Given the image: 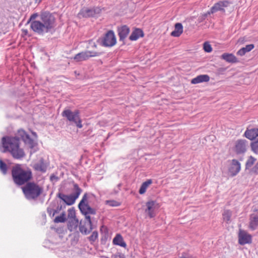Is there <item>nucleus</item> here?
<instances>
[{
  "instance_id": "obj_1",
  "label": "nucleus",
  "mask_w": 258,
  "mask_h": 258,
  "mask_svg": "<svg viewBox=\"0 0 258 258\" xmlns=\"http://www.w3.org/2000/svg\"><path fill=\"white\" fill-rule=\"evenodd\" d=\"M3 152H9L16 159H21L25 156L24 150L20 147V142L17 137H4L2 139Z\"/></svg>"
},
{
  "instance_id": "obj_2",
  "label": "nucleus",
  "mask_w": 258,
  "mask_h": 258,
  "mask_svg": "<svg viewBox=\"0 0 258 258\" xmlns=\"http://www.w3.org/2000/svg\"><path fill=\"white\" fill-rule=\"evenodd\" d=\"M11 174L13 181L17 186H24L33 178L31 169H24L20 164H16L12 167Z\"/></svg>"
},
{
  "instance_id": "obj_3",
  "label": "nucleus",
  "mask_w": 258,
  "mask_h": 258,
  "mask_svg": "<svg viewBox=\"0 0 258 258\" xmlns=\"http://www.w3.org/2000/svg\"><path fill=\"white\" fill-rule=\"evenodd\" d=\"M22 190L25 198L29 200H36L43 191V187L30 181L22 187Z\"/></svg>"
},
{
  "instance_id": "obj_4",
  "label": "nucleus",
  "mask_w": 258,
  "mask_h": 258,
  "mask_svg": "<svg viewBox=\"0 0 258 258\" xmlns=\"http://www.w3.org/2000/svg\"><path fill=\"white\" fill-rule=\"evenodd\" d=\"M42 23L47 28L51 34L54 32L55 27V18L49 11H42L40 15Z\"/></svg>"
},
{
  "instance_id": "obj_5",
  "label": "nucleus",
  "mask_w": 258,
  "mask_h": 258,
  "mask_svg": "<svg viewBox=\"0 0 258 258\" xmlns=\"http://www.w3.org/2000/svg\"><path fill=\"white\" fill-rule=\"evenodd\" d=\"M80 114V111L78 109L72 111L69 109H66L62 112L61 115L67 118L70 122L74 123L78 128H81L83 125Z\"/></svg>"
},
{
  "instance_id": "obj_6",
  "label": "nucleus",
  "mask_w": 258,
  "mask_h": 258,
  "mask_svg": "<svg viewBox=\"0 0 258 258\" xmlns=\"http://www.w3.org/2000/svg\"><path fill=\"white\" fill-rule=\"evenodd\" d=\"M97 42L104 47H112L116 43V38L113 30L108 31L102 37L97 40Z\"/></svg>"
},
{
  "instance_id": "obj_7",
  "label": "nucleus",
  "mask_w": 258,
  "mask_h": 258,
  "mask_svg": "<svg viewBox=\"0 0 258 258\" xmlns=\"http://www.w3.org/2000/svg\"><path fill=\"white\" fill-rule=\"evenodd\" d=\"M87 200L88 194L86 192L78 204L79 209L83 215H95L96 213V210L89 206Z\"/></svg>"
},
{
  "instance_id": "obj_8",
  "label": "nucleus",
  "mask_w": 258,
  "mask_h": 258,
  "mask_svg": "<svg viewBox=\"0 0 258 258\" xmlns=\"http://www.w3.org/2000/svg\"><path fill=\"white\" fill-rule=\"evenodd\" d=\"M101 9L99 7H93L92 8H83L78 14V17L80 19L83 18L98 17L101 12Z\"/></svg>"
},
{
  "instance_id": "obj_9",
  "label": "nucleus",
  "mask_w": 258,
  "mask_h": 258,
  "mask_svg": "<svg viewBox=\"0 0 258 258\" xmlns=\"http://www.w3.org/2000/svg\"><path fill=\"white\" fill-rule=\"evenodd\" d=\"M73 190L74 192L68 195L65 200L64 203L68 206L73 205L82 191V189L76 183H73Z\"/></svg>"
},
{
  "instance_id": "obj_10",
  "label": "nucleus",
  "mask_w": 258,
  "mask_h": 258,
  "mask_svg": "<svg viewBox=\"0 0 258 258\" xmlns=\"http://www.w3.org/2000/svg\"><path fill=\"white\" fill-rule=\"evenodd\" d=\"M31 29L36 33L43 35L45 33H50L47 28L40 21H33L31 22Z\"/></svg>"
},
{
  "instance_id": "obj_11",
  "label": "nucleus",
  "mask_w": 258,
  "mask_h": 258,
  "mask_svg": "<svg viewBox=\"0 0 258 258\" xmlns=\"http://www.w3.org/2000/svg\"><path fill=\"white\" fill-rule=\"evenodd\" d=\"M102 54V52H94L91 51H82L76 54L74 59L76 61H81L88 59L91 57L98 56Z\"/></svg>"
},
{
  "instance_id": "obj_12",
  "label": "nucleus",
  "mask_w": 258,
  "mask_h": 258,
  "mask_svg": "<svg viewBox=\"0 0 258 258\" xmlns=\"http://www.w3.org/2000/svg\"><path fill=\"white\" fill-rule=\"evenodd\" d=\"M231 2L229 1H219L215 3L214 6L208 11V14H214L217 12L220 11L225 13V8L228 7Z\"/></svg>"
},
{
  "instance_id": "obj_13",
  "label": "nucleus",
  "mask_w": 258,
  "mask_h": 258,
  "mask_svg": "<svg viewBox=\"0 0 258 258\" xmlns=\"http://www.w3.org/2000/svg\"><path fill=\"white\" fill-rule=\"evenodd\" d=\"M248 141L245 139H239L235 145V151L237 154H242L246 152Z\"/></svg>"
},
{
  "instance_id": "obj_14",
  "label": "nucleus",
  "mask_w": 258,
  "mask_h": 258,
  "mask_svg": "<svg viewBox=\"0 0 258 258\" xmlns=\"http://www.w3.org/2000/svg\"><path fill=\"white\" fill-rule=\"evenodd\" d=\"M117 31L119 38V41L123 42V44H125L124 40L128 35L130 32V28L126 25L117 27Z\"/></svg>"
},
{
  "instance_id": "obj_15",
  "label": "nucleus",
  "mask_w": 258,
  "mask_h": 258,
  "mask_svg": "<svg viewBox=\"0 0 258 258\" xmlns=\"http://www.w3.org/2000/svg\"><path fill=\"white\" fill-rule=\"evenodd\" d=\"M238 242L242 245L247 243H251V236L245 231L240 229L238 234Z\"/></svg>"
},
{
  "instance_id": "obj_16",
  "label": "nucleus",
  "mask_w": 258,
  "mask_h": 258,
  "mask_svg": "<svg viewBox=\"0 0 258 258\" xmlns=\"http://www.w3.org/2000/svg\"><path fill=\"white\" fill-rule=\"evenodd\" d=\"M240 169L241 165L240 162L236 159H233L228 168V171L231 176H234L238 174Z\"/></svg>"
},
{
  "instance_id": "obj_17",
  "label": "nucleus",
  "mask_w": 258,
  "mask_h": 258,
  "mask_svg": "<svg viewBox=\"0 0 258 258\" xmlns=\"http://www.w3.org/2000/svg\"><path fill=\"white\" fill-rule=\"evenodd\" d=\"M156 202L155 201H149L146 204L147 209L145 210V213L150 218L155 216V209L156 208Z\"/></svg>"
},
{
  "instance_id": "obj_18",
  "label": "nucleus",
  "mask_w": 258,
  "mask_h": 258,
  "mask_svg": "<svg viewBox=\"0 0 258 258\" xmlns=\"http://www.w3.org/2000/svg\"><path fill=\"white\" fill-rule=\"evenodd\" d=\"M243 136L250 141L255 140L258 137V128L247 127Z\"/></svg>"
},
{
  "instance_id": "obj_19",
  "label": "nucleus",
  "mask_w": 258,
  "mask_h": 258,
  "mask_svg": "<svg viewBox=\"0 0 258 258\" xmlns=\"http://www.w3.org/2000/svg\"><path fill=\"white\" fill-rule=\"evenodd\" d=\"M33 167L35 170L44 173L46 171L47 166L44 162V159L41 158L39 162L34 164Z\"/></svg>"
},
{
  "instance_id": "obj_20",
  "label": "nucleus",
  "mask_w": 258,
  "mask_h": 258,
  "mask_svg": "<svg viewBox=\"0 0 258 258\" xmlns=\"http://www.w3.org/2000/svg\"><path fill=\"white\" fill-rule=\"evenodd\" d=\"M144 33L143 30L140 28H135L129 37V39L131 41H136L140 37H143Z\"/></svg>"
},
{
  "instance_id": "obj_21",
  "label": "nucleus",
  "mask_w": 258,
  "mask_h": 258,
  "mask_svg": "<svg viewBox=\"0 0 258 258\" xmlns=\"http://www.w3.org/2000/svg\"><path fill=\"white\" fill-rule=\"evenodd\" d=\"M258 226V214L252 213L249 216V227L252 230H255Z\"/></svg>"
},
{
  "instance_id": "obj_22",
  "label": "nucleus",
  "mask_w": 258,
  "mask_h": 258,
  "mask_svg": "<svg viewBox=\"0 0 258 258\" xmlns=\"http://www.w3.org/2000/svg\"><path fill=\"white\" fill-rule=\"evenodd\" d=\"M210 80V77L208 75H200L192 79L191 83L196 84L202 82H207Z\"/></svg>"
},
{
  "instance_id": "obj_23",
  "label": "nucleus",
  "mask_w": 258,
  "mask_h": 258,
  "mask_svg": "<svg viewBox=\"0 0 258 258\" xmlns=\"http://www.w3.org/2000/svg\"><path fill=\"white\" fill-rule=\"evenodd\" d=\"M183 32V26L181 23H176L174 25V30L171 33V36L179 37Z\"/></svg>"
},
{
  "instance_id": "obj_24",
  "label": "nucleus",
  "mask_w": 258,
  "mask_h": 258,
  "mask_svg": "<svg viewBox=\"0 0 258 258\" xmlns=\"http://www.w3.org/2000/svg\"><path fill=\"white\" fill-rule=\"evenodd\" d=\"M113 244L125 248L126 244L123 240L122 236L120 234H117L113 239Z\"/></svg>"
},
{
  "instance_id": "obj_25",
  "label": "nucleus",
  "mask_w": 258,
  "mask_h": 258,
  "mask_svg": "<svg viewBox=\"0 0 258 258\" xmlns=\"http://www.w3.org/2000/svg\"><path fill=\"white\" fill-rule=\"evenodd\" d=\"M221 58L230 63H235L238 61L237 58L232 53H224L221 56Z\"/></svg>"
},
{
  "instance_id": "obj_26",
  "label": "nucleus",
  "mask_w": 258,
  "mask_h": 258,
  "mask_svg": "<svg viewBox=\"0 0 258 258\" xmlns=\"http://www.w3.org/2000/svg\"><path fill=\"white\" fill-rule=\"evenodd\" d=\"M254 47L253 44L246 45L245 47H242L237 52V54L240 56L244 55L246 52L251 51Z\"/></svg>"
},
{
  "instance_id": "obj_27",
  "label": "nucleus",
  "mask_w": 258,
  "mask_h": 258,
  "mask_svg": "<svg viewBox=\"0 0 258 258\" xmlns=\"http://www.w3.org/2000/svg\"><path fill=\"white\" fill-rule=\"evenodd\" d=\"M68 229L71 231L76 229L79 224V220L77 218L68 219Z\"/></svg>"
},
{
  "instance_id": "obj_28",
  "label": "nucleus",
  "mask_w": 258,
  "mask_h": 258,
  "mask_svg": "<svg viewBox=\"0 0 258 258\" xmlns=\"http://www.w3.org/2000/svg\"><path fill=\"white\" fill-rule=\"evenodd\" d=\"M93 229L92 226H88L86 223H85L84 225H82L81 222L79 225L80 231L85 235H87L90 233Z\"/></svg>"
},
{
  "instance_id": "obj_29",
  "label": "nucleus",
  "mask_w": 258,
  "mask_h": 258,
  "mask_svg": "<svg viewBox=\"0 0 258 258\" xmlns=\"http://www.w3.org/2000/svg\"><path fill=\"white\" fill-rule=\"evenodd\" d=\"M29 135L26 133V132L20 129L18 131L17 133L14 137H17V138L20 141V139H21L23 142L26 139H28V137Z\"/></svg>"
},
{
  "instance_id": "obj_30",
  "label": "nucleus",
  "mask_w": 258,
  "mask_h": 258,
  "mask_svg": "<svg viewBox=\"0 0 258 258\" xmlns=\"http://www.w3.org/2000/svg\"><path fill=\"white\" fill-rule=\"evenodd\" d=\"M152 183V179H148L146 181L144 182L142 184V185H141V187H140V188L139 189V194H141V195H143V194H145V192L146 191V189H147V187Z\"/></svg>"
},
{
  "instance_id": "obj_31",
  "label": "nucleus",
  "mask_w": 258,
  "mask_h": 258,
  "mask_svg": "<svg viewBox=\"0 0 258 258\" xmlns=\"http://www.w3.org/2000/svg\"><path fill=\"white\" fill-rule=\"evenodd\" d=\"M67 221L66 214L64 211L62 212L59 216H56L54 219V223H64Z\"/></svg>"
},
{
  "instance_id": "obj_32",
  "label": "nucleus",
  "mask_w": 258,
  "mask_h": 258,
  "mask_svg": "<svg viewBox=\"0 0 258 258\" xmlns=\"http://www.w3.org/2000/svg\"><path fill=\"white\" fill-rule=\"evenodd\" d=\"M224 220L229 223L231 221V217L232 216V212L229 210H226L222 214Z\"/></svg>"
},
{
  "instance_id": "obj_33",
  "label": "nucleus",
  "mask_w": 258,
  "mask_h": 258,
  "mask_svg": "<svg viewBox=\"0 0 258 258\" xmlns=\"http://www.w3.org/2000/svg\"><path fill=\"white\" fill-rule=\"evenodd\" d=\"M256 160V158L252 156H250L246 162L245 169L250 170V169L252 168V166L254 164Z\"/></svg>"
},
{
  "instance_id": "obj_34",
  "label": "nucleus",
  "mask_w": 258,
  "mask_h": 258,
  "mask_svg": "<svg viewBox=\"0 0 258 258\" xmlns=\"http://www.w3.org/2000/svg\"><path fill=\"white\" fill-rule=\"evenodd\" d=\"M24 142L25 144H27L29 146V148L31 149H33L36 145H37V143L34 142V141L30 138V136L28 137V139H26L24 140Z\"/></svg>"
},
{
  "instance_id": "obj_35",
  "label": "nucleus",
  "mask_w": 258,
  "mask_h": 258,
  "mask_svg": "<svg viewBox=\"0 0 258 258\" xmlns=\"http://www.w3.org/2000/svg\"><path fill=\"white\" fill-rule=\"evenodd\" d=\"M8 167L5 162L0 159V171L4 175H6L8 172Z\"/></svg>"
},
{
  "instance_id": "obj_36",
  "label": "nucleus",
  "mask_w": 258,
  "mask_h": 258,
  "mask_svg": "<svg viewBox=\"0 0 258 258\" xmlns=\"http://www.w3.org/2000/svg\"><path fill=\"white\" fill-rule=\"evenodd\" d=\"M250 145L251 151L255 154H258V138L251 142Z\"/></svg>"
},
{
  "instance_id": "obj_37",
  "label": "nucleus",
  "mask_w": 258,
  "mask_h": 258,
  "mask_svg": "<svg viewBox=\"0 0 258 258\" xmlns=\"http://www.w3.org/2000/svg\"><path fill=\"white\" fill-rule=\"evenodd\" d=\"M68 219H72V218H77L76 216V211L74 207H72L70 208L68 211Z\"/></svg>"
},
{
  "instance_id": "obj_38",
  "label": "nucleus",
  "mask_w": 258,
  "mask_h": 258,
  "mask_svg": "<svg viewBox=\"0 0 258 258\" xmlns=\"http://www.w3.org/2000/svg\"><path fill=\"white\" fill-rule=\"evenodd\" d=\"M98 232L97 231H94L92 232L91 235L88 237V239L90 241L94 242L98 238Z\"/></svg>"
},
{
  "instance_id": "obj_39",
  "label": "nucleus",
  "mask_w": 258,
  "mask_h": 258,
  "mask_svg": "<svg viewBox=\"0 0 258 258\" xmlns=\"http://www.w3.org/2000/svg\"><path fill=\"white\" fill-rule=\"evenodd\" d=\"M106 203L107 205L111 207H117L120 205L119 202L114 200L106 201Z\"/></svg>"
},
{
  "instance_id": "obj_40",
  "label": "nucleus",
  "mask_w": 258,
  "mask_h": 258,
  "mask_svg": "<svg viewBox=\"0 0 258 258\" xmlns=\"http://www.w3.org/2000/svg\"><path fill=\"white\" fill-rule=\"evenodd\" d=\"M203 49L207 52H210L212 50L211 45L208 42H205L204 43Z\"/></svg>"
},
{
  "instance_id": "obj_41",
  "label": "nucleus",
  "mask_w": 258,
  "mask_h": 258,
  "mask_svg": "<svg viewBox=\"0 0 258 258\" xmlns=\"http://www.w3.org/2000/svg\"><path fill=\"white\" fill-rule=\"evenodd\" d=\"M85 216V223L87 224L88 226H92L93 227V223L91 221V218L90 216L89 215H84Z\"/></svg>"
},
{
  "instance_id": "obj_42",
  "label": "nucleus",
  "mask_w": 258,
  "mask_h": 258,
  "mask_svg": "<svg viewBox=\"0 0 258 258\" xmlns=\"http://www.w3.org/2000/svg\"><path fill=\"white\" fill-rule=\"evenodd\" d=\"M209 15H210V14H208V12H207V13L200 16L198 19V23H200L203 22L206 19L207 16Z\"/></svg>"
},
{
  "instance_id": "obj_43",
  "label": "nucleus",
  "mask_w": 258,
  "mask_h": 258,
  "mask_svg": "<svg viewBox=\"0 0 258 258\" xmlns=\"http://www.w3.org/2000/svg\"><path fill=\"white\" fill-rule=\"evenodd\" d=\"M68 195H65L61 192H59L56 195V197L60 199L61 200H62L64 203L65 202V200L66 198H67Z\"/></svg>"
},
{
  "instance_id": "obj_44",
  "label": "nucleus",
  "mask_w": 258,
  "mask_h": 258,
  "mask_svg": "<svg viewBox=\"0 0 258 258\" xmlns=\"http://www.w3.org/2000/svg\"><path fill=\"white\" fill-rule=\"evenodd\" d=\"M54 210L53 208H51L50 207H49L47 208V212L49 216L50 217H53L55 214H53V213L54 212Z\"/></svg>"
},
{
  "instance_id": "obj_45",
  "label": "nucleus",
  "mask_w": 258,
  "mask_h": 258,
  "mask_svg": "<svg viewBox=\"0 0 258 258\" xmlns=\"http://www.w3.org/2000/svg\"><path fill=\"white\" fill-rule=\"evenodd\" d=\"M39 16L38 13H34L30 17L29 20L28 21L27 23H29L33 21H35V19Z\"/></svg>"
},
{
  "instance_id": "obj_46",
  "label": "nucleus",
  "mask_w": 258,
  "mask_h": 258,
  "mask_svg": "<svg viewBox=\"0 0 258 258\" xmlns=\"http://www.w3.org/2000/svg\"><path fill=\"white\" fill-rule=\"evenodd\" d=\"M112 257L113 258H125L124 254L121 252H117L116 253L113 254L112 255Z\"/></svg>"
},
{
  "instance_id": "obj_47",
  "label": "nucleus",
  "mask_w": 258,
  "mask_h": 258,
  "mask_svg": "<svg viewBox=\"0 0 258 258\" xmlns=\"http://www.w3.org/2000/svg\"><path fill=\"white\" fill-rule=\"evenodd\" d=\"M62 210V205H58L55 209H54V211L53 213V214L58 213L61 210Z\"/></svg>"
},
{
  "instance_id": "obj_48",
  "label": "nucleus",
  "mask_w": 258,
  "mask_h": 258,
  "mask_svg": "<svg viewBox=\"0 0 258 258\" xmlns=\"http://www.w3.org/2000/svg\"><path fill=\"white\" fill-rule=\"evenodd\" d=\"M226 70V68H219L217 69V73L218 74L222 75V74H224V73L225 72Z\"/></svg>"
},
{
  "instance_id": "obj_49",
  "label": "nucleus",
  "mask_w": 258,
  "mask_h": 258,
  "mask_svg": "<svg viewBox=\"0 0 258 258\" xmlns=\"http://www.w3.org/2000/svg\"><path fill=\"white\" fill-rule=\"evenodd\" d=\"M58 179V178L53 174L51 175L50 177V179L51 181H53L54 179L57 180Z\"/></svg>"
},
{
  "instance_id": "obj_50",
  "label": "nucleus",
  "mask_w": 258,
  "mask_h": 258,
  "mask_svg": "<svg viewBox=\"0 0 258 258\" xmlns=\"http://www.w3.org/2000/svg\"><path fill=\"white\" fill-rule=\"evenodd\" d=\"M179 258H197L195 256H194L192 255H188V256H185L184 255H182Z\"/></svg>"
},
{
  "instance_id": "obj_51",
  "label": "nucleus",
  "mask_w": 258,
  "mask_h": 258,
  "mask_svg": "<svg viewBox=\"0 0 258 258\" xmlns=\"http://www.w3.org/2000/svg\"><path fill=\"white\" fill-rule=\"evenodd\" d=\"M23 33L25 34V35H27V33H28V30H23Z\"/></svg>"
},
{
  "instance_id": "obj_52",
  "label": "nucleus",
  "mask_w": 258,
  "mask_h": 258,
  "mask_svg": "<svg viewBox=\"0 0 258 258\" xmlns=\"http://www.w3.org/2000/svg\"><path fill=\"white\" fill-rule=\"evenodd\" d=\"M66 205H66V204H65V205H62V210L66 208Z\"/></svg>"
},
{
  "instance_id": "obj_53",
  "label": "nucleus",
  "mask_w": 258,
  "mask_h": 258,
  "mask_svg": "<svg viewBox=\"0 0 258 258\" xmlns=\"http://www.w3.org/2000/svg\"><path fill=\"white\" fill-rule=\"evenodd\" d=\"M253 211H254V212H257V213H258V209H254L253 210Z\"/></svg>"
},
{
  "instance_id": "obj_54",
  "label": "nucleus",
  "mask_w": 258,
  "mask_h": 258,
  "mask_svg": "<svg viewBox=\"0 0 258 258\" xmlns=\"http://www.w3.org/2000/svg\"><path fill=\"white\" fill-rule=\"evenodd\" d=\"M32 134H33L34 136H36V133L35 132H33V133H32Z\"/></svg>"
},
{
  "instance_id": "obj_55",
  "label": "nucleus",
  "mask_w": 258,
  "mask_h": 258,
  "mask_svg": "<svg viewBox=\"0 0 258 258\" xmlns=\"http://www.w3.org/2000/svg\"><path fill=\"white\" fill-rule=\"evenodd\" d=\"M36 2L38 1V0H35ZM41 2V0H38V3H40Z\"/></svg>"
},
{
  "instance_id": "obj_56",
  "label": "nucleus",
  "mask_w": 258,
  "mask_h": 258,
  "mask_svg": "<svg viewBox=\"0 0 258 258\" xmlns=\"http://www.w3.org/2000/svg\"><path fill=\"white\" fill-rule=\"evenodd\" d=\"M94 47H96V45L95 44H94Z\"/></svg>"
},
{
  "instance_id": "obj_57",
  "label": "nucleus",
  "mask_w": 258,
  "mask_h": 258,
  "mask_svg": "<svg viewBox=\"0 0 258 258\" xmlns=\"http://www.w3.org/2000/svg\"><path fill=\"white\" fill-rule=\"evenodd\" d=\"M36 152V150H35L33 151V153H34V152Z\"/></svg>"
}]
</instances>
